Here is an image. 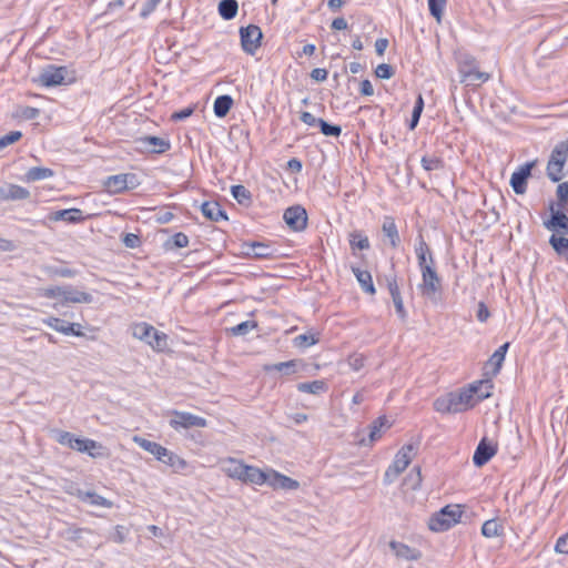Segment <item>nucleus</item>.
Here are the masks:
<instances>
[{
  "label": "nucleus",
  "instance_id": "nucleus-1",
  "mask_svg": "<svg viewBox=\"0 0 568 568\" xmlns=\"http://www.w3.org/2000/svg\"><path fill=\"white\" fill-rule=\"evenodd\" d=\"M131 332L134 338L145 342L155 352H163L168 347V335L145 322L133 324Z\"/></svg>",
  "mask_w": 568,
  "mask_h": 568
},
{
  "label": "nucleus",
  "instance_id": "nucleus-2",
  "mask_svg": "<svg viewBox=\"0 0 568 568\" xmlns=\"http://www.w3.org/2000/svg\"><path fill=\"white\" fill-rule=\"evenodd\" d=\"M456 59L462 82L470 85L486 82L490 78L488 73L479 71L477 60L471 54L460 52Z\"/></svg>",
  "mask_w": 568,
  "mask_h": 568
},
{
  "label": "nucleus",
  "instance_id": "nucleus-3",
  "mask_svg": "<svg viewBox=\"0 0 568 568\" xmlns=\"http://www.w3.org/2000/svg\"><path fill=\"white\" fill-rule=\"evenodd\" d=\"M57 442L79 453H87L93 458L102 456V453L100 452L102 449L101 444L90 438L77 437L70 432H59Z\"/></svg>",
  "mask_w": 568,
  "mask_h": 568
},
{
  "label": "nucleus",
  "instance_id": "nucleus-4",
  "mask_svg": "<svg viewBox=\"0 0 568 568\" xmlns=\"http://www.w3.org/2000/svg\"><path fill=\"white\" fill-rule=\"evenodd\" d=\"M462 515L460 505H447L429 518L428 528L435 532L446 531L459 523Z\"/></svg>",
  "mask_w": 568,
  "mask_h": 568
},
{
  "label": "nucleus",
  "instance_id": "nucleus-5",
  "mask_svg": "<svg viewBox=\"0 0 568 568\" xmlns=\"http://www.w3.org/2000/svg\"><path fill=\"white\" fill-rule=\"evenodd\" d=\"M568 160V144H557L552 150L547 163V176L552 182H559L566 174V162Z\"/></svg>",
  "mask_w": 568,
  "mask_h": 568
},
{
  "label": "nucleus",
  "instance_id": "nucleus-6",
  "mask_svg": "<svg viewBox=\"0 0 568 568\" xmlns=\"http://www.w3.org/2000/svg\"><path fill=\"white\" fill-rule=\"evenodd\" d=\"M422 273V283L418 285L422 296L436 303L442 293V280L435 267L425 266Z\"/></svg>",
  "mask_w": 568,
  "mask_h": 568
},
{
  "label": "nucleus",
  "instance_id": "nucleus-7",
  "mask_svg": "<svg viewBox=\"0 0 568 568\" xmlns=\"http://www.w3.org/2000/svg\"><path fill=\"white\" fill-rule=\"evenodd\" d=\"M141 184L139 176L134 173H121L110 175L103 181L104 187L112 194L134 190Z\"/></svg>",
  "mask_w": 568,
  "mask_h": 568
},
{
  "label": "nucleus",
  "instance_id": "nucleus-8",
  "mask_svg": "<svg viewBox=\"0 0 568 568\" xmlns=\"http://www.w3.org/2000/svg\"><path fill=\"white\" fill-rule=\"evenodd\" d=\"M241 44L247 54L253 55L261 47L262 31L260 27L250 24L240 29Z\"/></svg>",
  "mask_w": 568,
  "mask_h": 568
},
{
  "label": "nucleus",
  "instance_id": "nucleus-9",
  "mask_svg": "<svg viewBox=\"0 0 568 568\" xmlns=\"http://www.w3.org/2000/svg\"><path fill=\"white\" fill-rule=\"evenodd\" d=\"M172 415H173V418L170 419V426L172 428H174L175 430H178L180 428L187 429V428H192V427L203 428V427H206V425H207V422L205 418L197 416V415H193L187 412L173 410Z\"/></svg>",
  "mask_w": 568,
  "mask_h": 568
},
{
  "label": "nucleus",
  "instance_id": "nucleus-10",
  "mask_svg": "<svg viewBox=\"0 0 568 568\" xmlns=\"http://www.w3.org/2000/svg\"><path fill=\"white\" fill-rule=\"evenodd\" d=\"M283 219L294 232L304 231L307 226V213L301 205H293L285 210Z\"/></svg>",
  "mask_w": 568,
  "mask_h": 568
},
{
  "label": "nucleus",
  "instance_id": "nucleus-11",
  "mask_svg": "<svg viewBox=\"0 0 568 568\" xmlns=\"http://www.w3.org/2000/svg\"><path fill=\"white\" fill-rule=\"evenodd\" d=\"M536 163L537 160L526 162L511 174L510 186L516 194H524L527 191V182Z\"/></svg>",
  "mask_w": 568,
  "mask_h": 568
},
{
  "label": "nucleus",
  "instance_id": "nucleus-12",
  "mask_svg": "<svg viewBox=\"0 0 568 568\" xmlns=\"http://www.w3.org/2000/svg\"><path fill=\"white\" fill-rule=\"evenodd\" d=\"M65 74V67L48 65L42 69L37 81L43 87L60 85L63 83Z\"/></svg>",
  "mask_w": 568,
  "mask_h": 568
},
{
  "label": "nucleus",
  "instance_id": "nucleus-13",
  "mask_svg": "<svg viewBox=\"0 0 568 568\" xmlns=\"http://www.w3.org/2000/svg\"><path fill=\"white\" fill-rule=\"evenodd\" d=\"M497 453V444L489 442L486 437H483L478 443L474 456L473 463L477 467L486 465Z\"/></svg>",
  "mask_w": 568,
  "mask_h": 568
},
{
  "label": "nucleus",
  "instance_id": "nucleus-14",
  "mask_svg": "<svg viewBox=\"0 0 568 568\" xmlns=\"http://www.w3.org/2000/svg\"><path fill=\"white\" fill-rule=\"evenodd\" d=\"M386 282H387V288H388L389 295L392 297V301L394 303L397 316L402 321H406L407 312L404 307V302H403L400 290H399L398 283H397L396 275L386 276Z\"/></svg>",
  "mask_w": 568,
  "mask_h": 568
},
{
  "label": "nucleus",
  "instance_id": "nucleus-15",
  "mask_svg": "<svg viewBox=\"0 0 568 568\" xmlns=\"http://www.w3.org/2000/svg\"><path fill=\"white\" fill-rule=\"evenodd\" d=\"M42 323L64 335H73L78 337L84 335L82 331H75V327H81V324L79 323H70L54 316L43 318Z\"/></svg>",
  "mask_w": 568,
  "mask_h": 568
},
{
  "label": "nucleus",
  "instance_id": "nucleus-16",
  "mask_svg": "<svg viewBox=\"0 0 568 568\" xmlns=\"http://www.w3.org/2000/svg\"><path fill=\"white\" fill-rule=\"evenodd\" d=\"M474 393H477V386H470L459 393H449L456 413L465 412L475 405Z\"/></svg>",
  "mask_w": 568,
  "mask_h": 568
},
{
  "label": "nucleus",
  "instance_id": "nucleus-17",
  "mask_svg": "<svg viewBox=\"0 0 568 568\" xmlns=\"http://www.w3.org/2000/svg\"><path fill=\"white\" fill-rule=\"evenodd\" d=\"M266 484L274 489L295 490L300 487V483L288 476L276 470L270 469Z\"/></svg>",
  "mask_w": 568,
  "mask_h": 568
},
{
  "label": "nucleus",
  "instance_id": "nucleus-18",
  "mask_svg": "<svg viewBox=\"0 0 568 568\" xmlns=\"http://www.w3.org/2000/svg\"><path fill=\"white\" fill-rule=\"evenodd\" d=\"M245 254L256 260L272 258L275 250L264 242H245L243 244Z\"/></svg>",
  "mask_w": 568,
  "mask_h": 568
},
{
  "label": "nucleus",
  "instance_id": "nucleus-19",
  "mask_svg": "<svg viewBox=\"0 0 568 568\" xmlns=\"http://www.w3.org/2000/svg\"><path fill=\"white\" fill-rule=\"evenodd\" d=\"M415 450L416 446L414 444H406L397 452L390 465L395 471L402 474L407 468Z\"/></svg>",
  "mask_w": 568,
  "mask_h": 568
},
{
  "label": "nucleus",
  "instance_id": "nucleus-20",
  "mask_svg": "<svg viewBox=\"0 0 568 568\" xmlns=\"http://www.w3.org/2000/svg\"><path fill=\"white\" fill-rule=\"evenodd\" d=\"M390 423L386 416H379L369 426L368 439L362 438L358 440L361 446H372L374 442L382 437V429L389 428Z\"/></svg>",
  "mask_w": 568,
  "mask_h": 568
},
{
  "label": "nucleus",
  "instance_id": "nucleus-21",
  "mask_svg": "<svg viewBox=\"0 0 568 568\" xmlns=\"http://www.w3.org/2000/svg\"><path fill=\"white\" fill-rule=\"evenodd\" d=\"M93 296L87 292H81L73 288L71 285L64 286L63 296H62V305H67L70 303L74 304H89L92 303Z\"/></svg>",
  "mask_w": 568,
  "mask_h": 568
},
{
  "label": "nucleus",
  "instance_id": "nucleus-22",
  "mask_svg": "<svg viewBox=\"0 0 568 568\" xmlns=\"http://www.w3.org/2000/svg\"><path fill=\"white\" fill-rule=\"evenodd\" d=\"M382 231L384 235L388 239L390 247L397 248L400 244V236L393 216H384Z\"/></svg>",
  "mask_w": 568,
  "mask_h": 568
},
{
  "label": "nucleus",
  "instance_id": "nucleus-23",
  "mask_svg": "<svg viewBox=\"0 0 568 568\" xmlns=\"http://www.w3.org/2000/svg\"><path fill=\"white\" fill-rule=\"evenodd\" d=\"M202 214L210 221L220 222L227 221L226 212L215 201H206L201 205Z\"/></svg>",
  "mask_w": 568,
  "mask_h": 568
},
{
  "label": "nucleus",
  "instance_id": "nucleus-24",
  "mask_svg": "<svg viewBox=\"0 0 568 568\" xmlns=\"http://www.w3.org/2000/svg\"><path fill=\"white\" fill-rule=\"evenodd\" d=\"M51 220L53 221H64L67 223H79L85 220L83 212L80 209H65L59 210L52 213Z\"/></svg>",
  "mask_w": 568,
  "mask_h": 568
},
{
  "label": "nucleus",
  "instance_id": "nucleus-25",
  "mask_svg": "<svg viewBox=\"0 0 568 568\" xmlns=\"http://www.w3.org/2000/svg\"><path fill=\"white\" fill-rule=\"evenodd\" d=\"M551 217L545 222V226L548 230H559L562 234H568V216L561 211H554V206H550Z\"/></svg>",
  "mask_w": 568,
  "mask_h": 568
},
{
  "label": "nucleus",
  "instance_id": "nucleus-26",
  "mask_svg": "<svg viewBox=\"0 0 568 568\" xmlns=\"http://www.w3.org/2000/svg\"><path fill=\"white\" fill-rule=\"evenodd\" d=\"M267 476H268V470L263 471L255 466L247 465L244 470L241 481H243L245 484L263 485V484H266V481L268 479Z\"/></svg>",
  "mask_w": 568,
  "mask_h": 568
},
{
  "label": "nucleus",
  "instance_id": "nucleus-27",
  "mask_svg": "<svg viewBox=\"0 0 568 568\" xmlns=\"http://www.w3.org/2000/svg\"><path fill=\"white\" fill-rule=\"evenodd\" d=\"M389 547L398 558L406 560H417L419 558V551L406 544L392 540Z\"/></svg>",
  "mask_w": 568,
  "mask_h": 568
},
{
  "label": "nucleus",
  "instance_id": "nucleus-28",
  "mask_svg": "<svg viewBox=\"0 0 568 568\" xmlns=\"http://www.w3.org/2000/svg\"><path fill=\"white\" fill-rule=\"evenodd\" d=\"M351 268L363 291L372 295L375 294L376 290L372 274L366 270H361L358 266H352Z\"/></svg>",
  "mask_w": 568,
  "mask_h": 568
},
{
  "label": "nucleus",
  "instance_id": "nucleus-29",
  "mask_svg": "<svg viewBox=\"0 0 568 568\" xmlns=\"http://www.w3.org/2000/svg\"><path fill=\"white\" fill-rule=\"evenodd\" d=\"M301 362L297 359H291L287 362H281L276 364H268L264 366V371L270 373L273 371L280 372L283 375L290 376L295 373H297V368L300 366Z\"/></svg>",
  "mask_w": 568,
  "mask_h": 568
},
{
  "label": "nucleus",
  "instance_id": "nucleus-30",
  "mask_svg": "<svg viewBox=\"0 0 568 568\" xmlns=\"http://www.w3.org/2000/svg\"><path fill=\"white\" fill-rule=\"evenodd\" d=\"M296 388L301 393H307L313 395H320L322 393H326L328 389V385L323 379H316L312 382H303L296 385Z\"/></svg>",
  "mask_w": 568,
  "mask_h": 568
},
{
  "label": "nucleus",
  "instance_id": "nucleus-31",
  "mask_svg": "<svg viewBox=\"0 0 568 568\" xmlns=\"http://www.w3.org/2000/svg\"><path fill=\"white\" fill-rule=\"evenodd\" d=\"M246 464L235 458H229L225 462L223 471L231 478L241 480L246 468Z\"/></svg>",
  "mask_w": 568,
  "mask_h": 568
},
{
  "label": "nucleus",
  "instance_id": "nucleus-32",
  "mask_svg": "<svg viewBox=\"0 0 568 568\" xmlns=\"http://www.w3.org/2000/svg\"><path fill=\"white\" fill-rule=\"evenodd\" d=\"M161 463L169 466L174 473H182L187 468V462L169 449L166 450L164 460Z\"/></svg>",
  "mask_w": 568,
  "mask_h": 568
},
{
  "label": "nucleus",
  "instance_id": "nucleus-33",
  "mask_svg": "<svg viewBox=\"0 0 568 568\" xmlns=\"http://www.w3.org/2000/svg\"><path fill=\"white\" fill-rule=\"evenodd\" d=\"M54 175L53 170L49 168H40V166H33L30 168L26 174H24V181L26 182H36L40 180H45L49 178H52Z\"/></svg>",
  "mask_w": 568,
  "mask_h": 568
},
{
  "label": "nucleus",
  "instance_id": "nucleus-34",
  "mask_svg": "<svg viewBox=\"0 0 568 568\" xmlns=\"http://www.w3.org/2000/svg\"><path fill=\"white\" fill-rule=\"evenodd\" d=\"M504 531V525L497 519L486 520L481 526V534L487 538L503 536Z\"/></svg>",
  "mask_w": 568,
  "mask_h": 568
},
{
  "label": "nucleus",
  "instance_id": "nucleus-35",
  "mask_svg": "<svg viewBox=\"0 0 568 568\" xmlns=\"http://www.w3.org/2000/svg\"><path fill=\"white\" fill-rule=\"evenodd\" d=\"M187 245V235L183 232H178L164 242L163 247L165 251H173L176 248L186 247Z\"/></svg>",
  "mask_w": 568,
  "mask_h": 568
},
{
  "label": "nucleus",
  "instance_id": "nucleus-36",
  "mask_svg": "<svg viewBox=\"0 0 568 568\" xmlns=\"http://www.w3.org/2000/svg\"><path fill=\"white\" fill-rule=\"evenodd\" d=\"M233 105V99L230 95H220L214 101V113L217 118L225 116Z\"/></svg>",
  "mask_w": 568,
  "mask_h": 568
},
{
  "label": "nucleus",
  "instance_id": "nucleus-37",
  "mask_svg": "<svg viewBox=\"0 0 568 568\" xmlns=\"http://www.w3.org/2000/svg\"><path fill=\"white\" fill-rule=\"evenodd\" d=\"M239 4L236 0H221L219 13L224 20H231L237 14Z\"/></svg>",
  "mask_w": 568,
  "mask_h": 568
},
{
  "label": "nucleus",
  "instance_id": "nucleus-38",
  "mask_svg": "<svg viewBox=\"0 0 568 568\" xmlns=\"http://www.w3.org/2000/svg\"><path fill=\"white\" fill-rule=\"evenodd\" d=\"M231 193L239 204L248 206L252 203V193L244 185L237 184L231 187Z\"/></svg>",
  "mask_w": 568,
  "mask_h": 568
},
{
  "label": "nucleus",
  "instance_id": "nucleus-39",
  "mask_svg": "<svg viewBox=\"0 0 568 568\" xmlns=\"http://www.w3.org/2000/svg\"><path fill=\"white\" fill-rule=\"evenodd\" d=\"M549 244L554 251L562 256L568 262V239L565 236H557L552 234L549 239Z\"/></svg>",
  "mask_w": 568,
  "mask_h": 568
},
{
  "label": "nucleus",
  "instance_id": "nucleus-40",
  "mask_svg": "<svg viewBox=\"0 0 568 568\" xmlns=\"http://www.w3.org/2000/svg\"><path fill=\"white\" fill-rule=\"evenodd\" d=\"M349 246L355 250H368L371 247L369 240L361 231H354L349 234Z\"/></svg>",
  "mask_w": 568,
  "mask_h": 568
},
{
  "label": "nucleus",
  "instance_id": "nucleus-41",
  "mask_svg": "<svg viewBox=\"0 0 568 568\" xmlns=\"http://www.w3.org/2000/svg\"><path fill=\"white\" fill-rule=\"evenodd\" d=\"M171 144H143L142 148L136 149L141 154L153 158L156 154H162L170 150Z\"/></svg>",
  "mask_w": 568,
  "mask_h": 568
},
{
  "label": "nucleus",
  "instance_id": "nucleus-42",
  "mask_svg": "<svg viewBox=\"0 0 568 568\" xmlns=\"http://www.w3.org/2000/svg\"><path fill=\"white\" fill-rule=\"evenodd\" d=\"M257 327V322L255 321H244L231 328H229V332L233 336H245L248 334L252 329Z\"/></svg>",
  "mask_w": 568,
  "mask_h": 568
},
{
  "label": "nucleus",
  "instance_id": "nucleus-43",
  "mask_svg": "<svg viewBox=\"0 0 568 568\" xmlns=\"http://www.w3.org/2000/svg\"><path fill=\"white\" fill-rule=\"evenodd\" d=\"M434 408L438 413H456L449 394L445 397L437 398L434 402Z\"/></svg>",
  "mask_w": 568,
  "mask_h": 568
},
{
  "label": "nucleus",
  "instance_id": "nucleus-44",
  "mask_svg": "<svg viewBox=\"0 0 568 568\" xmlns=\"http://www.w3.org/2000/svg\"><path fill=\"white\" fill-rule=\"evenodd\" d=\"M30 196V192L20 185L11 184L8 189L7 199L26 200Z\"/></svg>",
  "mask_w": 568,
  "mask_h": 568
},
{
  "label": "nucleus",
  "instance_id": "nucleus-45",
  "mask_svg": "<svg viewBox=\"0 0 568 568\" xmlns=\"http://www.w3.org/2000/svg\"><path fill=\"white\" fill-rule=\"evenodd\" d=\"M471 386H477V393H474L479 400L488 398L491 393L493 384L490 381H480L478 384H473Z\"/></svg>",
  "mask_w": 568,
  "mask_h": 568
},
{
  "label": "nucleus",
  "instance_id": "nucleus-46",
  "mask_svg": "<svg viewBox=\"0 0 568 568\" xmlns=\"http://www.w3.org/2000/svg\"><path fill=\"white\" fill-rule=\"evenodd\" d=\"M423 109H424V100H423L422 94H419L416 99V102H415V105H414V109L412 112V118H410V123H409L410 129H414L417 125L420 114L423 112Z\"/></svg>",
  "mask_w": 568,
  "mask_h": 568
},
{
  "label": "nucleus",
  "instance_id": "nucleus-47",
  "mask_svg": "<svg viewBox=\"0 0 568 568\" xmlns=\"http://www.w3.org/2000/svg\"><path fill=\"white\" fill-rule=\"evenodd\" d=\"M318 129L326 136L337 138L342 132V128L339 125L327 123L323 119L320 121Z\"/></svg>",
  "mask_w": 568,
  "mask_h": 568
},
{
  "label": "nucleus",
  "instance_id": "nucleus-48",
  "mask_svg": "<svg viewBox=\"0 0 568 568\" xmlns=\"http://www.w3.org/2000/svg\"><path fill=\"white\" fill-rule=\"evenodd\" d=\"M195 109H196L195 104L189 105L180 111H174L173 113H171L169 119L171 122L184 121L185 119L190 118L194 113Z\"/></svg>",
  "mask_w": 568,
  "mask_h": 568
},
{
  "label": "nucleus",
  "instance_id": "nucleus-49",
  "mask_svg": "<svg viewBox=\"0 0 568 568\" xmlns=\"http://www.w3.org/2000/svg\"><path fill=\"white\" fill-rule=\"evenodd\" d=\"M445 4L446 0H428L429 12L437 21L442 19Z\"/></svg>",
  "mask_w": 568,
  "mask_h": 568
},
{
  "label": "nucleus",
  "instance_id": "nucleus-50",
  "mask_svg": "<svg viewBox=\"0 0 568 568\" xmlns=\"http://www.w3.org/2000/svg\"><path fill=\"white\" fill-rule=\"evenodd\" d=\"M504 361L505 358L499 356V354L493 353L486 363V368L491 369V375L496 376L500 372Z\"/></svg>",
  "mask_w": 568,
  "mask_h": 568
},
{
  "label": "nucleus",
  "instance_id": "nucleus-51",
  "mask_svg": "<svg viewBox=\"0 0 568 568\" xmlns=\"http://www.w3.org/2000/svg\"><path fill=\"white\" fill-rule=\"evenodd\" d=\"M443 161L437 156H427L424 155L422 158V166L426 171H434L443 168Z\"/></svg>",
  "mask_w": 568,
  "mask_h": 568
},
{
  "label": "nucleus",
  "instance_id": "nucleus-52",
  "mask_svg": "<svg viewBox=\"0 0 568 568\" xmlns=\"http://www.w3.org/2000/svg\"><path fill=\"white\" fill-rule=\"evenodd\" d=\"M416 246H415V253H416V257L417 260H423L422 257L424 255H428L429 256V253H432L428 244L425 242L423 235H418V237L416 239Z\"/></svg>",
  "mask_w": 568,
  "mask_h": 568
},
{
  "label": "nucleus",
  "instance_id": "nucleus-53",
  "mask_svg": "<svg viewBox=\"0 0 568 568\" xmlns=\"http://www.w3.org/2000/svg\"><path fill=\"white\" fill-rule=\"evenodd\" d=\"M133 442L135 444H138L139 447H141L145 452L150 453L151 455L154 453L156 447L160 445L159 443L149 440V439L140 437V436H134Z\"/></svg>",
  "mask_w": 568,
  "mask_h": 568
},
{
  "label": "nucleus",
  "instance_id": "nucleus-54",
  "mask_svg": "<svg viewBox=\"0 0 568 568\" xmlns=\"http://www.w3.org/2000/svg\"><path fill=\"white\" fill-rule=\"evenodd\" d=\"M317 342L318 339L313 334H301L294 338V344L300 347H308Z\"/></svg>",
  "mask_w": 568,
  "mask_h": 568
},
{
  "label": "nucleus",
  "instance_id": "nucleus-55",
  "mask_svg": "<svg viewBox=\"0 0 568 568\" xmlns=\"http://www.w3.org/2000/svg\"><path fill=\"white\" fill-rule=\"evenodd\" d=\"M85 496L90 500L91 505L106 507V508L112 507V503L110 500H108L106 498H104L93 491H88L85 494Z\"/></svg>",
  "mask_w": 568,
  "mask_h": 568
},
{
  "label": "nucleus",
  "instance_id": "nucleus-56",
  "mask_svg": "<svg viewBox=\"0 0 568 568\" xmlns=\"http://www.w3.org/2000/svg\"><path fill=\"white\" fill-rule=\"evenodd\" d=\"M375 74L381 79H390L395 74V71L390 64L381 63L375 69Z\"/></svg>",
  "mask_w": 568,
  "mask_h": 568
},
{
  "label": "nucleus",
  "instance_id": "nucleus-57",
  "mask_svg": "<svg viewBox=\"0 0 568 568\" xmlns=\"http://www.w3.org/2000/svg\"><path fill=\"white\" fill-rule=\"evenodd\" d=\"M122 242L129 248H135V247L140 246V244H141V240H140L139 235H136L134 233H125L122 239Z\"/></svg>",
  "mask_w": 568,
  "mask_h": 568
},
{
  "label": "nucleus",
  "instance_id": "nucleus-58",
  "mask_svg": "<svg viewBox=\"0 0 568 568\" xmlns=\"http://www.w3.org/2000/svg\"><path fill=\"white\" fill-rule=\"evenodd\" d=\"M348 364L353 371H359L364 367L365 357L361 354H354L348 357Z\"/></svg>",
  "mask_w": 568,
  "mask_h": 568
},
{
  "label": "nucleus",
  "instance_id": "nucleus-59",
  "mask_svg": "<svg viewBox=\"0 0 568 568\" xmlns=\"http://www.w3.org/2000/svg\"><path fill=\"white\" fill-rule=\"evenodd\" d=\"M126 529L124 526L118 525L114 529V532L111 535L110 539L116 544H122L126 539Z\"/></svg>",
  "mask_w": 568,
  "mask_h": 568
},
{
  "label": "nucleus",
  "instance_id": "nucleus-60",
  "mask_svg": "<svg viewBox=\"0 0 568 568\" xmlns=\"http://www.w3.org/2000/svg\"><path fill=\"white\" fill-rule=\"evenodd\" d=\"M64 286H52L41 290V295L48 298L63 296Z\"/></svg>",
  "mask_w": 568,
  "mask_h": 568
},
{
  "label": "nucleus",
  "instance_id": "nucleus-61",
  "mask_svg": "<svg viewBox=\"0 0 568 568\" xmlns=\"http://www.w3.org/2000/svg\"><path fill=\"white\" fill-rule=\"evenodd\" d=\"M557 197L560 205L568 203V182H562L557 186Z\"/></svg>",
  "mask_w": 568,
  "mask_h": 568
},
{
  "label": "nucleus",
  "instance_id": "nucleus-62",
  "mask_svg": "<svg viewBox=\"0 0 568 568\" xmlns=\"http://www.w3.org/2000/svg\"><path fill=\"white\" fill-rule=\"evenodd\" d=\"M555 550L559 554L568 555V532L557 539Z\"/></svg>",
  "mask_w": 568,
  "mask_h": 568
},
{
  "label": "nucleus",
  "instance_id": "nucleus-63",
  "mask_svg": "<svg viewBox=\"0 0 568 568\" xmlns=\"http://www.w3.org/2000/svg\"><path fill=\"white\" fill-rule=\"evenodd\" d=\"M301 120L307 124L308 126L318 128L320 121H322L321 118H316L310 112H303L301 115Z\"/></svg>",
  "mask_w": 568,
  "mask_h": 568
},
{
  "label": "nucleus",
  "instance_id": "nucleus-64",
  "mask_svg": "<svg viewBox=\"0 0 568 568\" xmlns=\"http://www.w3.org/2000/svg\"><path fill=\"white\" fill-rule=\"evenodd\" d=\"M476 316H477V320L481 323L486 322L489 318L490 312L484 302L478 303V310H477Z\"/></svg>",
  "mask_w": 568,
  "mask_h": 568
}]
</instances>
